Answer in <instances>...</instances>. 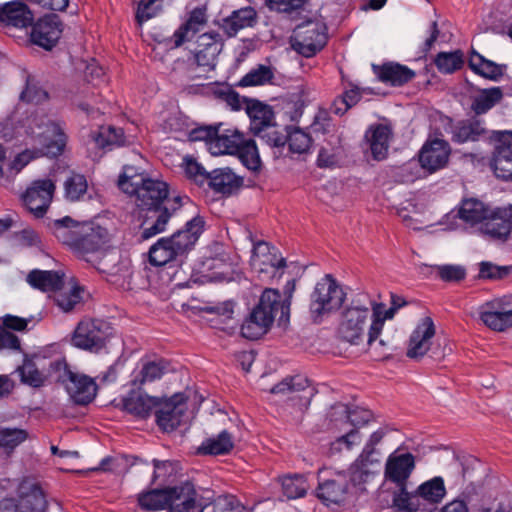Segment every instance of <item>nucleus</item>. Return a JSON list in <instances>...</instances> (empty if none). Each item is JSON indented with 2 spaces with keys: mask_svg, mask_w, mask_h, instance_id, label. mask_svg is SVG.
Here are the masks:
<instances>
[{
  "mask_svg": "<svg viewBox=\"0 0 512 512\" xmlns=\"http://www.w3.org/2000/svg\"><path fill=\"white\" fill-rule=\"evenodd\" d=\"M130 196L135 197L133 215L139 222L141 241L165 232L171 218L190 202L186 195L171 196L167 182L152 178L142 180Z\"/></svg>",
  "mask_w": 512,
  "mask_h": 512,
  "instance_id": "1",
  "label": "nucleus"
},
{
  "mask_svg": "<svg viewBox=\"0 0 512 512\" xmlns=\"http://www.w3.org/2000/svg\"><path fill=\"white\" fill-rule=\"evenodd\" d=\"M50 232L79 259L92 262L109 242L108 230L94 223H80L70 216L50 220Z\"/></svg>",
  "mask_w": 512,
  "mask_h": 512,
  "instance_id": "2",
  "label": "nucleus"
},
{
  "mask_svg": "<svg viewBox=\"0 0 512 512\" xmlns=\"http://www.w3.org/2000/svg\"><path fill=\"white\" fill-rule=\"evenodd\" d=\"M278 315L279 325H286L289 322V302H280L278 289L266 288L241 324L242 337L249 340L261 338L270 330Z\"/></svg>",
  "mask_w": 512,
  "mask_h": 512,
  "instance_id": "3",
  "label": "nucleus"
},
{
  "mask_svg": "<svg viewBox=\"0 0 512 512\" xmlns=\"http://www.w3.org/2000/svg\"><path fill=\"white\" fill-rule=\"evenodd\" d=\"M49 374L55 382L65 386L76 404L88 405L94 400L97 392L94 379L72 371L65 358L49 361Z\"/></svg>",
  "mask_w": 512,
  "mask_h": 512,
  "instance_id": "4",
  "label": "nucleus"
},
{
  "mask_svg": "<svg viewBox=\"0 0 512 512\" xmlns=\"http://www.w3.org/2000/svg\"><path fill=\"white\" fill-rule=\"evenodd\" d=\"M114 332L112 324L104 319L84 318L76 325L71 344L84 351L99 353L107 348Z\"/></svg>",
  "mask_w": 512,
  "mask_h": 512,
  "instance_id": "5",
  "label": "nucleus"
},
{
  "mask_svg": "<svg viewBox=\"0 0 512 512\" xmlns=\"http://www.w3.org/2000/svg\"><path fill=\"white\" fill-rule=\"evenodd\" d=\"M345 297L337 280L331 274H326L316 283L310 295L309 311L313 321L319 323L325 314L339 310Z\"/></svg>",
  "mask_w": 512,
  "mask_h": 512,
  "instance_id": "6",
  "label": "nucleus"
},
{
  "mask_svg": "<svg viewBox=\"0 0 512 512\" xmlns=\"http://www.w3.org/2000/svg\"><path fill=\"white\" fill-rule=\"evenodd\" d=\"M328 42L327 25L317 19H309L298 24L291 36L293 49L305 58L314 57Z\"/></svg>",
  "mask_w": 512,
  "mask_h": 512,
  "instance_id": "7",
  "label": "nucleus"
},
{
  "mask_svg": "<svg viewBox=\"0 0 512 512\" xmlns=\"http://www.w3.org/2000/svg\"><path fill=\"white\" fill-rule=\"evenodd\" d=\"M230 266V257L223 245L215 243L195 261L192 276L201 283L222 281L229 274Z\"/></svg>",
  "mask_w": 512,
  "mask_h": 512,
  "instance_id": "8",
  "label": "nucleus"
},
{
  "mask_svg": "<svg viewBox=\"0 0 512 512\" xmlns=\"http://www.w3.org/2000/svg\"><path fill=\"white\" fill-rule=\"evenodd\" d=\"M313 144L311 135L295 125H283L268 147L273 157L292 158L293 154H308Z\"/></svg>",
  "mask_w": 512,
  "mask_h": 512,
  "instance_id": "9",
  "label": "nucleus"
},
{
  "mask_svg": "<svg viewBox=\"0 0 512 512\" xmlns=\"http://www.w3.org/2000/svg\"><path fill=\"white\" fill-rule=\"evenodd\" d=\"M446 496V487L444 479L441 476H435L422 484L415 491L406 492L395 510L398 512H424L426 504L434 506L440 503Z\"/></svg>",
  "mask_w": 512,
  "mask_h": 512,
  "instance_id": "10",
  "label": "nucleus"
},
{
  "mask_svg": "<svg viewBox=\"0 0 512 512\" xmlns=\"http://www.w3.org/2000/svg\"><path fill=\"white\" fill-rule=\"evenodd\" d=\"M214 502L213 491L200 494L193 482L186 480L170 486V499L167 512H204Z\"/></svg>",
  "mask_w": 512,
  "mask_h": 512,
  "instance_id": "11",
  "label": "nucleus"
},
{
  "mask_svg": "<svg viewBox=\"0 0 512 512\" xmlns=\"http://www.w3.org/2000/svg\"><path fill=\"white\" fill-rule=\"evenodd\" d=\"M250 119V130L262 144L268 146L282 125L275 122L273 107L257 99L243 97Z\"/></svg>",
  "mask_w": 512,
  "mask_h": 512,
  "instance_id": "12",
  "label": "nucleus"
},
{
  "mask_svg": "<svg viewBox=\"0 0 512 512\" xmlns=\"http://www.w3.org/2000/svg\"><path fill=\"white\" fill-rule=\"evenodd\" d=\"M414 468L415 457L410 452L390 455L387 459L384 478L386 481L396 484V489L392 492L391 506L394 509L401 501L400 499L406 496L408 479Z\"/></svg>",
  "mask_w": 512,
  "mask_h": 512,
  "instance_id": "13",
  "label": "nucleus"
},
{
  "mask_svg": "<svg viewBox=\"0 0 512 512\" xmlns=\"http://www.w3.org/2000/svg\"><path fill=\"white\" fill-rule=\"evenodd\" d=\"M370 318V310L367 306L352 304L344 309L338 326V336L341 340L351 345H359L363 342L367 329V322Z\"/></svg>",
  "mask_w": 512,
  "mask_h": 512,
  "instance_id": "14",
  "label": "nucleus"
},
{
  "mask_svg": "<svg viewBox=\"0 0 512 512\" xmlns=\"http://www.w3.org/2000/svg\"><path fill=\"white\" fill-rule=\"evenodd\" d=\"M188 397L184 393H175L169 398H158L155 407V422L162 432H172L184 423L187 416Z\"/></svg>",
  "mask_w": 512,
  "mask_h": 512,
  "instance_id": "15",
  "label": "nucleus"
},
{
  "mask_svg": "<svg viewBox=\"0 0 512 512\" xmlns=\"http://www.w3.org/2000/svg\"><path fill=\"white\" fill-rule=\"evenodd\" d=\"M491 206L477 198H464L456 209H453L443 217L441 222L448 229L455 230L460 227L458 221L471 228L483 224Z\"/></svg>",
  "mask_w": 512,
  "mask_h": 512,
  "instance_id": "16",
  "label": "nucleus"
},
{
  "mask_svg": "<svg viewBox=\"0 0 512 512\" xmlns=\"http://www.w3.org/2000/svg\"><path fill=\"white\" fill-rule=\"evenodd\" d=\"M30 41L32 44L51 51L58 44L64 30V23L55 13L45 14L33 21L31 25Z\"/></svg>",
  "mask_w": 512,
  "mask_h": 512,
  "instance_id": "17",
  "label": "nucleus"
},
{
  "mask_svg": "<svg viewBox=\"0 0 512 512\" xmlns=\"http://www.w3.org/2000/svg\"><path fill=\"white\" fill-rule=\"evenodd\" d=\"M450 127L451 141L455 144L474 143L480 141H490L492 131L486 127V122L475 116L454 121L451 117H446Z\"/></svg>",
  "mask_w": 512,
  "mask_h": 512,
  "instance_id": "18",
  "label": "nucleus"
},
{
  "mask_svg": "<svg viewBox=\"0 0 512 512\" xmlns=\"http://www.w3.org/2000/svg\"><path fill=\"white\" fill-rule=\"evenodd\" d=\"M481 321L491 330L502 332L512 327V295L484 303L479 309Z\"/></svg>",
  "mask_w": 512,
  "mask_h": 512,
  "instance_id": "19",
  "label": "nucleus"
},
{
  "mask_svg": "<svg viewBox=\"0 0 512 512\" xmlns=\"http://www.w3.org/2000/svg\"><path fill=\"white\" fill-rule=\"evenodd\" d=\"M385 433V430L382 428L374 431L370 435V438L364 446L361 454L351 465L349 469L350 481L354 486L366 483L373 475L370 467L375 465L378 466L380 464L379 460L373 456L376 453L375 446L383 439Z\"/></svg>",
  "mask_w": 512,
  "mask_h": 512,
  "instance_id": "20",
  "label": "nucleus"
},
{
  "mask_svg": "<svg viewBox=\"0 0 512 512\" xmlns=\"http://www.w3.org/2000/svg\"><path fill=\"white\" fill-rule=\"evenodd\" d=\"M55 190L56 185L51 179H37L25 190L21 198L29 212L37 218H42L50 207Z\"/></svg>",
  "mask_w": 512,
  "mask_h": 512,
  "instance_id": "21",
  "label": "nucleus"
},
{
  "mask_svg": "<svg viewBox=\"0 0 512 512\" xmlns=\"http://www.w3.org/2000/svg\"><path fill=\"white\" fill-rule=\"evenodd\" d=\"M490 138L495 143L491 166L496 177L512 180V131H492Z\"/></svg>",
  "mask_w": 512,
  "mask_h": 512,
  "instance_id": "22",
  "label": "nucleus"
},
{
  "mask_svg": "<svg viewBox=\"0 0 512 512\" xmlns=\"http://www.w3.org/2000/svg\"><path fill=\"white\" fill-rule=\"evenodd\" d=\"M479 231L493 240L506 241L512 231V205L491 206Z\"/></svg>",
  "mask_w": 512,
  "mask_h": 512,
  "instance_id": "23",
  "label": "nucleus"
},
{
  "mask_svg": "<svg viewBox=\"0 0 512 512\" xmlns=\"http://www.w3.org/2000/svg\"><path fill=\"white\" fill-rule=\"evenodd\" d=\"M171 371L173 368L169 360L145 355L139 360L138 367L131 373L130 384L140 389L144 384L159 380Z\"/></svg>",
  "mask_w": 512,
  "mask_h": 512,
  "instance_id": "24",
  "label": "nucleus"
},
{
  "mask_svg": "<svg viewBox=\"0 0 512 512\" xmlns=\"http://www.w3.org/2000/svg\"><path fill=\"white\" fill-rule=\"evenodd\" d=\"M451 153L448 141L442 138H428L419 152L421 167L429 173L444 168Z\"/></svg>",
  "mask_w": 512,
  "mask_h": 512,
  "instance_id": "25",
  "label": "nucleus"
},
{
  "mask_svg": "<svg viewBox=\"0 0 512 512\" xmlns=\"http://www.w3.org/2000/svg\"><path fill=\"white\" fill-rule=\"evenodd\" d=\"M349 482L344 474L334 473L330 478L318 475L317 498L326 506L339 505L346 500Z\"/></svg>",
  "mask_w": 512,
  "mask_h": 512,
  "instance_id": "26",
  "label": "nucleus"
},
{
  "mask_svg": "<svg viewBox=\"0 0 512 512\" xmlns=\"http://www.w3.org/2000/svg\"><path fill=\"white\" fill-rule=\"evenodd\" d=\"M205 230V220L202 216L196 215L188 220L185 225L168 236L169 242L179 257L189 253L195 246L199 237Z\"/></svg>",
  "mask_w": 512,
  "mask_h": 512,
  "instance_id": "27",
  "label": "nucleus"
},
{
  "mask_svg": "<svg viewBox=\"0 0 512 512\" xmlns=\"http://www.w3.org/2000/svg\"><path fill=\"white\" fill-rule=\"evenodd\" d=\"M277 249L266 241H258L253 244L252 264L255 269L268 277H275L280 269L286 267V260L283 257L278 258Z\"/></svg>",
  "mask_w": 512,
  "mask_h": 512,
  "instance_id": "28",
  "label": "nucleus"
},
{
  "mask_svg": "<svg viewBox=\"0 0 512 512\" xmlns=\"http://www.w3.org/2000/svg\"><path fill=\"white\" fill-rule=\"evenodd\" d=\"M206 7L199 6L192 9L188 18L173 33L171 37L162 40L155 39L158 43H164L167 47L173 49L180 47L185 41L198 33L201 27L206 23Z\"/></svg>",
  "mask_w": 512,
  "mask_h": 512,
  "instance_id": "29",
  "label": "nucleus"
},
{
  "mask_svg": "<svg viewBox=\"0 0 512 512\" xmlns=\"http://www.w3.org/2000/svg\"><path fill=\"white\" fill-rule=\"evenodd\" d=\"M45 357L40 353L32 355L24 354L22 365L18 366L16 372L19 374L20 381L33 388L44 386L49 374V364L46 367Z\"/></svg>",
  "mask_w": 512,
  "mask_h": 512,
  "instance_id": "30",
  "label": "nucleus"
},
{
  "mask_svg": "<svg viewBox=\"0 0 512 512\" xmlns=\"http://www.w3.org/2000/svg\"><path fill=\"white\" fill-rule=\"evenodd\" d=\"M364 137L374 160L382 161L387 158L390 141L393 138V129L390 124H372L366 130Z\"/></svg>",
  "mask_w": 512,
  "mask_h": 512,
  "instance_id": "31",
  "label": "nucleus"
},
{
  "mask_svg": "<svg viewBox=\"0 0 512 512\" xmlns=\"http://www.w3.org/2000/svg\"><path fill=\"white\" fill-rule=\"evenodd\" d=\"M435 335V326L430 317H426L417 325L410 335L407 357L420 359L430 350L431 339Z\"/></svg>",
  "mask_w": 512,
  "mask_h": 512,
  "instance_id": "32",
  "label": "nucleus"
},
{
  "mask_svg": "<svg viewBox=\"0 0 512 512\" xmlns=\"http://www.w3.org/2000/svg\"><path fill=\"white\" fill-rule=\"evenodd\" d=\"M310 387V381L309 379L301 374L293 375V376H287L283 378L279 383L275 384L271 389L270 392L272 394H282V395H290V400H297L298 405L300 407H307L310 403V399L313 396V393L311 391L308 392V395H300V396H293L294 394L303 392L305 393L306 390Z\"/></svg>",
  "mask_w": 512,
  "mask_h": 512,
  "instance_id": "33",
  "label": "nucleus"
},
{
  "mask_svg": "<svg viewBox=\"0 0 512 512\" xmlns=\"http://www.w3.org/2000/svg\"><path fill=\"white\" fill-rule=\"evenodd\" d=\"M40 148L35 150L38 157L47 156L56 158L60 156L66 146L67 136L61 127L56 123H51L46 129L38 135Z\"/></svg>",
  "mask_w": 512,
  "mask_h": 512,
  "instance_id": "34",
  "label": "nucleus"
},
{
  "mask_svg": "<svg viewBox=\"0 0 512 512\" xmlns=\"http://www.w3.org/2000/svg\"><path fill=\"white\" fill-rule=\"evenodd\" d=\"M373 72L382 83L392 87H401L415 78L416 72L408 66L397 62L373 65Z\"/></svg>",
  "mask_w": 512,
  "mask_h": 512,
  "instance_id": "35",
  "label": "nucleus"
},
{
  "mask_svg": "<svg viewBox=\"0 0 512 512\" xmlns=\"http://www.w3.org/2000/svg\"><path fill=\"white\" fill-rule=\"evenodd\" d=\"M34 21V13L24 0H14L0 7V22L16 28H27Z\"/></svg>",
  "mask_w": 512,
  "mask_h": 512,
  "instance_id": "36",
  "label": "nucleus"
},
{
  "mask_svg": "<svg viewBox=\"0 0 512 512\" xmlns=\"http://www.w3.org/2000/svg\"><path fill=\"white\" fill-rule=\"evenodd\" d=\"M344 412L346 414L347 421L354 426V428L337 438L336 442L339 443V447L343 444L347 450H350L355 444L360 442V433L358 428L368 424L372 419L373 414L369 409L358 406L350 409L347 405L344 406Z\"/></svg>",
  "mask_w": 512,
  "mask_h": 512,
  "instance_id": "37",
  "label": "nucleus"
},
{
  "mask_svg": "<svg viewBox=\"0 0 512 512\" xmlns=\"http://www.w3.org/2000/svg\"><path fill=\"white\" fill-rule=\"evenodd\" d=\"M256 23L257 12L251 6L234 10L229 16L217 21V24L228 38L235 37L240 30L253 27Z\"/></svg>",
  "mask_w": 512,
  "mask_h": 512,
  "instance_id": "38",
  "label": "nucleus"
},
{
  "mask_svg": "<svg viewBox=\"0 0 512 512\" xmlns=\"http://www.w3.org/2000/svg\"><path fill=\"white\" fill-rule=\"evenodd\" d=\"M159 397L142 394L135 387L122 398V409L139 419H147L157 407Z\"/></svg>",
  "mask_w": 512,
  "mask_h": 512,
  "instance_id": "39",
  "label": "nucleus"
},
{
  "mask_svg": "<svg viewBox=\"0 0 512 512\" xmlns=\"http://www.w3.org/2000/svg\"><path fill=\"white\" fill-rule=\"evenodd\" d=\"M206 183L216 193L231 195L243 185V179L229 167H223L209 172V179Z\"/></svg>",
  "mask_w": 512,
  "mask_h": 512,
  "instance_id": "40",
  "label": "nucleus"
},
{
  "mask_svg": "<svg viewBox=\"0 0 512 512\" xmlns=\"http://www.w3.org/2000/svg\"><path fill=\"white\" fill-rule=\"evenodd\" d=\"M64 273L56 270L33 269L27 275V283L41 292H57L64 286Z\"/></svg>",
  "mask_w": 512,
  "mask_h": 512,
  "instance_id": "41",
  "label": "nucleus"
},
{
  "mask_svg": "<svg viewBox=\"0 0 512 512\" xmlns=\"http://www.w3.org/2000/svg\"><path fill=\"white\" fill-rule=\"evenodd\" d=\"M170 499V486H159L138 494V505L145 511L167 510Z\"/></svg>",
  "mask_w": 512,
  "mask_h": 512,
  "instance_id": "42",
  "label": "nucleus"
},
{
  "mask_svg": "<svg viewBox=\"0 0 512 512\" xmlns=\"http://www.w3.org/2000/svg\"><path fill=\"white\" fill-rule=\"evenodd\" d=\"M245 139L244 134L237 129H225L221 132L218 127L217 136L211 144V151L213 154L235 155Z\"/></svg>",
  "mask_w": 512,
  "mask_h": 512,
  "instance_id": "43",
  "label": "nucleus"
},
{
  "mask_svg": "<svg viewBox=\"0 0 512 512\" xmlns=\"http://www.w3.org/2000/svg\"><path fill=\"white\" fill-rule=\"evenodd\" d=\"M468 66L475 74L493 81H497L506 69V65H500L485 58L474 48L470 51Z\"/></svg>",
  "mask_w": 512,
  "mask_h": 512,
  "instance_id": "44",
  "label": "nucleus"
},
{
  "mask_svg": "<svg viewBox=\"0 0 512 512\" xmlns=\"http://www.w3.org/2000/svg\"><path fill=\"white\" fill-rule=\"evenodd\" d=\"M235 303L231 300L225 301L213 307H209L207 311L214 314L215 317L210 319L212 326L216 329L222 330L229 335H233L236 331V326L231 324L233 321Z\"/></svg>",
  "mask_w": 512,
  "mask_h": 512,
  "instance_id": "45",
  "label": "nucleus"
},
{
  "mask_svg": "<svg viewBox=\"0 0 512 512\" xmlns=\"http://www.w3.org/2000/svg\"><path fill=\"white\" fill-rule=\"evenodd\" d=\"M503 97L499 87L482 89L477 95L472 96L470 109L473 116L478 117L492 109Z\"/></svg>",
  "mask_w": 512,
  "mask_h": 512,
  "instance_id": "46",
  "label": "nucleus"
},
{
  "mask_svg": "<svg viewBox=\"0 0 512 512\" xmlns=\"http://www.w3.org/2000/svg\"><path fill=\"white\" fill-rule=\"evenodd\" d=\"M234 447L233 437L227 430H222L216 437L205 439L199 447L203 455H226Z\"/></svg>",
  "mask_w": 512,
  "mask_h": 512,
  "instance_id": "47",
  "label": "nucleus"
},
{
  "mask_svg": "<svg viewBox=\"0 0 512 512\" xmlns=\"http://www.w3.org/2000/svg\"><path fill=\"white\" fill-rule=\"evenodd\" d=\"M19 512H45L47 501L43 490L37 484L30 487L28 492L19 495Z\"/></svg>",
  "mask_w": 512,
  "mask_h": 512,
  "instance_id": "48",
  "label": "nucleus"
},
{
  "mask_svg": "<svg viewBox=\"0 0 512 512\" xmlns=\"http://www.w3.org/2000/svg\"><path fill=\"white\" fill-rule=\"evenodd\" d=\"M439 73L447 75L462 69L465 64L464 53L460 49L445 52L441 51L433 59Z\"/></svg>",
  "mask_w": 512,
  "mask_h": 512,
  "instance_id": "49",
  "label": "nucleus"
},
{
  "mask_svg": "<svg viewBox=\"0 0 512 512\" xmlns=\"http://www.w3.org/2000/svg\"><path fill=\"white\" fill-rule=\"evenodd\" d=\"M149 262L153 266H164L179 256L167 237L158 239L148 251Z\"/></svg>",
  "mask_w": 512,
  "mask_h": 512,
  "instance_id": "50",
  "label": "nucleus"
},
{
  "mask_svg": "<svg viewBox=\"0 0 512 512\" xmlns=\"http://www.w3.org/2000/svg\"><path fill=\"white\" fill-rule=\"evenodd\" d=\"M64 198L68 202H79L85 199L88 192V181L85 175L72 172L64 181Z\"/></svg>",
  "mask_w": 512,
  "mask_h": 512,
  "instance_id": "51",
  "label": "nucleus"
},
{
  "mask_svg": "<svg viewBox=\"0 0 512 512\" xmlns=\"http://www.w3.org/2000/svg\"><path fill=\"white\" fill-rule=\"evenodd\" d=\"M175 0H140L135 11V20L142 25L152 18L162 14L166 6H171Z\"/></svg>",
  "mask_w": 512,
  "mask_h": 512,
  "instance_id": "52",
  "label": "nucleus"
},
{
  "mask_svg": "<svg viewBox=\"0 0 512 512\" xmlns=\"http://www.w3.org/2000/svg\"><path fill=\"white\" fill-rule=\"evenodd\" d=\"M383 307V304H375L373 312L370 313L371 324L368 327L367 333V344L369 346H372L381 334L385 320L392 319L397 311L393 306H390L382 315Z\"/></svg>",
  "mask_w": 512,
  "mask_h": 512,
  "instance_id": "53",
  "label": "nucleus"
},
{
  "mask_svg": "<svg viewBox=\"0 0 512 512\" xmlns=\"http://www.w3.org/2000/svg\"><path fill=\"white\" fill-rule=\"evenodd\" d=\"M283 495L288 499L304 497L308 490L307 479L302 474H292L280 477Z\"/></svg>",
  "mask_w": 512,
  "mask_h": 512,
  "instance_id": "54",
  "label": "nucleus"
},
{
  "mask_svg": "<svg viewBox=\"0 0 512 512\" xmlns=\"http://www.w3.org/2000/svg\"><path fill=\"white\" fill-rule=\"evenodd\" d=\"M235 155L247 169L257 171L261 168V159L255 140L245 139Z\"/></svg>",
  "mask_w": 512,
  "mask_h": 512,
  "instance_id": "55",
  "label": "nucleus"
},
{
  "mask_svg": "<svg viewBox=\"0 0 512 512\" xmlns=\"http://www.w3.org/2000/svg\"><path fill=\"white\" fill-rule=\"evenodd\" d=\"M153 473L150 481V486H168L170 477L176 472L175 463L170 460L153 459Z\"/></svg>",
  "mask_w": 512,
  "mask_h": 512,
  "instance_id": "56",
  "label": "nucleus"
},
{
  "mask_svg": "<svg viewBox=\"0 0 512 512\" xmlns=\"http://www.w3.org/2000/svg\"><path fill=\"white\" fill-rule=\"evenodd\" d=\"M150 177L143 173H138L134 166L125 165L118 178V187L126 194L130 195L140 186L142 180Z\"/></svg>",
  "mask_w": 512,
  "mask_h": 512,
  "instance_id": "57",
  "label": "nucleus"
},
{
  "mask_svg": "<svg viewBox=\"0 0 512 512\" xmlns=\"http://www.w3.org/2000/svg\"><path fill=\"white\" fill-rule=\"evenodd\" d=\"M90 263L100 273L111 278L116 277L121 270V267L118 265V258L116 254L106 251L105 248L102 253L96 255Z\"/></svg>",
  "mask_w": 512,
  "mask_h": 512,
  "instance_id": "58",
  "label": "nucleus"
},
{
  "mask_svg": "<svg viewBox=\"0 0 512 512\" xmlns=\"http://www.w3.org/2000/svg\"><path fill=\"white\" fill-rule=\"evenodd\" d=\"M273 78L274 73L271 67L259 64L257 68L252 69L246 75H244L237 83V86L249 87L264 85L266 83H270Z\"/></svg>",
  "mask_w": 512,
  "mask_h": 512,
  "instance_id": "59",
  "label": "nucleus"
},
{
  "mask_svg": "<svg viewBox=\"0 0 512 512\" xmlns=\"http://www.w3.org/2000/svg\"><path fill=\"white\" fill-rule=\"evenodd\" d=\"M425 268L430 269L431 273L444 282H460L466 277V269L461 265L445 264L425 266Z\"/></svg>",
  "mask_w": 512,
  "mask_h": 512,
  "instance_id": "60",
  "label": "nucleus"
},
{
  "mask_svg": "<svg viewBox=\"0 0 512 512\" xmlns=\"http://www.w3.org/2000/svg\"><path fill=\"white\" fill-rule=\"evenodd\" d=\"M83 288L79 285L73 286L69 292L57 293L53 301L59 309L65 313L71 312L77 304L82 301Z\"/></svg>",
  "mask_w": 512,
  "mask_h": 512,
  "instance_id": "61",
  "label": "nucleus"
},
{
  "mask_svg": "<svg viewBox=\"0 0 512 512\" xmlns=\"http://www.w3.org/2000/svg\"><path fill=\"white\" fill-rule=\"evenodd\" d=\"M28 438V432L19 428L0 429V447L11 452Z\"/></svg>",
  "mask_w": 512,
  "mask_h": 512,
  "instance_id": "62",
  "label": "nucleus"
},
{
  "mask_svg": "<svg viewBox=\"0 0 512 512\" xmlns=\"http://www.w3.org/2000/svg\"><path fill=\"white\" fill-rule=\"evenodd\" d=\"M511 273L512 265L499 266L489 261H482L479 263V279L502 280Z\"/></svg>",
  "mask_w": 512,
  "mask_h": 512,
  "instance_id": "63",
  "label": "nucleus"
},
{
  "mask_svg": "<svg viewBox=\"0 0 512 512\" xmlns=\"http://www.w3.org/2000/svg\"><path fill=\"white\" fill-rule=\"evenodd\" d=\"M95 140L101 148L114 145L123 146L125 144V135L122 128L108 126L107 128H102Z\"/></svg>",
  "mask_w": 512,
  "mask_h": 512,
  "instance_id": "64",
  "label": "nucleus"
}]
</instances>
